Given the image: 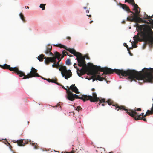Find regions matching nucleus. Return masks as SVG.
I'll return each mask as SVG.
<instances>
[{"mask_svg": "<svg viewBox=\"0 0 153 153\" xmlns=\"http://www.w3.org/2000/svg\"><path fill=\"white\" fill-rule=\"evenodd\" d=\"M135 120H143L145 122H147L146 119L143 117H141V115H139L137 116V117H134Z\"/></svg>", "mask_w": 153, "mask_h": 153, "instance_id": "obj_21", "label": "nucleus"}, {"mask_svg": "<svg viewBox=\"0 0 153 153\" xmlns=\"http://www.w3.org/2000/svg\"><path fill=\"white\" fill-rule=\"evenodd\" d=\"M83 8L84 9H86L87 8V7H83Z\"/></svg>", "mask_w": 153, "mask_h": 153, "instance_id": "obj_53", "label": "nucleus"}, {"mask_svg": "<svg viewBox=\"0 0 153 153\" xmlns=\"http://www.w3.org/2000/svg\"><path fill=\"white\" fill-rule=\"evenodd\" d=\"M62 53L63 55L61 54V56H60L61 59H62L64 57V56H66V55L68 54V53L65 50H64L62 51Z\"/></svg>", "mask_w": 153, "mask_h": 153, "instance_id": "obj_25", "label": "nucleus"}, {"mask_svg": "<svg viewBox=\"0 0 153 153\" xmlns=\"http://www.w3.org/2000/svg\"><path fill=\"white\" fill-rule=\"evenodd\" d=\"M144 17L145 19H149L148 21L149 22H150V19L151 20H152V16H148L146 14H145L144 15Z\"/></svg>", "mask_w": 153, "mask_h": 153, "instance_id": "obj_24", "label": "nucleus"}, {"mask_svg": "<svg viewBox=\"0 0 153 153\" xmlns=\"http://www.w3.org/2000/svg\"><path fill=\"white\" fill-rule=\"evenodd\" d=\"M150 22L152 21V22L153 23V19L152 20H151L150 19Z\"/></svg>", "mask_w": 153, "mask_h": 153, "instance_id": "obj_52", "label": "nucleus"}, {"mask_svg": "<svg viewBox=\"0 0 153 153\" xmlns=\"http://www.w3.org/2000/svg\"><path fill=\"white\" fill-rule=\"evenodd\" d=\"M120 5L121 7L125 10L127 11L128 12H130L132 14H134V13L132 11H131L129 7L127 6L125 4H122L120 3Z\"/></svg>", "mask_w": 153, "mask_h": 153, "instance_id": "obj_17", "label": "nucleus"}, {"mask_svg": "<svg viewBox=\"0 0 153 153\" xmlns=\"http://www.w3.org/2000/svg\"><path fill=\"white\" fill-rule=\"evenodd\" d=\"M139 35V33H138L137 35H135L133 37V39L134 40L133 42L134 43H137L138 40L140 39Z\"/></svg>", "mask_w": 153, "mask_h": 153, "instance_id": "obj_20", "label": "nucleus"}, {"mask_svg": "<svg viewBox=\"0 0 153 153\" xmlns=\"http://www.w3.org/2000/svg\"><path fill=\"white\" fill-rule=\"evenodd\" d=\"M0 66L1 68L4 69H9L11 71H13L16 73L17 75H19V76H21V75H22L23 73L21 71L19 70L18 67H11L10 65L6 64H5L3 65H0Z\"/></svg>", "mask_w": 153, "mask_h": 153, "instance_id": "obj_11", "label": "nucleus"}, {"mask_svg": "<svg viewBox=\"0 0 153 153\" xmlns=\"http://www.w3.org/2000/svg\"><path fill=\"white\" fill-rule=\"evenodd\" d=\"M109 153H113V152H109Z\"/></svg>", "mask_w": 153, "mask_h": 153, "instance_id": "obj_57", "label": "nucleus"}, {"mask_svg": "<svg viewBox=\"0 0 153 153\" xmlns=\"http://www.w3.org/2000/svg\"><path fill=\"white\" fill-rule=\"evenodd\" d=\"M136 27L141 31L143 37L144 41L150 45L152 46L153 45V37L150 36V34L152 32L150 27L148 25H140L137 24Z\"/></svg>", "mask_w": 153, "mask_h": 153, "instance_id": "obj_3", "label": "nucleus"}, {"mask_svg": "<svg viewBox=\"0 0 153 153\" xmlns=\"http://www.w3.org/2000/svg\"><path fill=\"white\" fill-rule=\"evenodd\" d=\"M67 94L66 98L71 101H73L75 98L80 99L83 100V95L79 97L76 94H73L72 92L70 91H67Z\"/></svg>", "mask_w": 153, "mask_h": 153, "instance_id": "obj_13", "label": "nucleus"}, {"mask_svg": "<svg viewBox=\"0 0 153 153\" xmlns=\"http://www.w3.org/2000/svg\"><path fill=\"white\" fill-rule=\"evenodd\" d=\"M59 70L61 71V74L65 79H67L72 76V73L70 70H67L66 66H61L59 68Z\"/></svg>", "mask_w": 153, "mask_h": 153, "instance_id": "obj_6", "label": "nucleus"}, {"mask_svg": "<svg viewBox=\"0 0 153 153\" xmlns=\"http://www.w3.org/2000/svg\"><path fill=\"white\" fill-rule=\"evenodd\" d=\"M128 79L131 81L142 80L143 82H153V68H144L139 72L134 70L128 69Z\"/></svg>", "mask_w": 153, "mask_h": 153, "instance_id": "obj_2", "label": "nucleus"}, {"mask_svg": "<svg viewBox=\"0 0 153 153\" xmlns=\"http://www.w3.org/2000/svg\"><path fill=\"white\" fill-rule=\"evenodd\" d=\"M124 46L125 47H126L128 49V50H128V46L127 45L126 43H124Z\"/></svg>", "mask_w": 153, "mask_h": 153, "instance_id": "obj_36", "label": "nucleus"}, {"mask_svg": "<svg viewBox=\"0 0 153 153\" xmlns=\"http://www.w3.org/2000/svg\"><path fill=\"white\" fill-rule=\"evenodd\" d=\"M52 49V46L50 45H48L46 47V50L44 51V53L46 54H49V56H51V57H57L56 58L54 62H51V63H53L52 65V67L53 68H58V67L60 68L61 66L59 65V62L62 59L60 57L61 54L57 51L55 52L54 54H53L51 51Z\"/></svg>", "mask_w": 153, "mask_h": 153, "instance_id": "obj_4", "label": "nucleus"}, {"mask_svg": "<svg viewBox=\"0 0 153 153\" xmlns=\"http://www.w3.org/2000/svg\"><path fill=\"white\" fill-rule=\"evenodd\" d=\"M133 48L132 47H131L129 48V49H133Z\"/></svg>", "mask_w": 153, "mask_h": 153, "instance_id": "obj_50", "label": "nucleus"}, {"mask_svg": "<svg viewBox=\"0 0 153 153\" xmlns=\"http://www.w3.org/2000/svg\"><path fill=\"white\" fill-rule=\"evenodd\" d=\"M67 87L69 89V87L68 86H67Z\"/></svg>", "mask_w": 153, "mask_h": 153, "instance_id": "obj_58", "label": "nucleus"}, {"mask_svg": "<svg viewBox=\"0 0 153 153\" xmlns=\"http://www.w3.org/2000/svg\"><path fill=\"white\" fill-rule=\"evenodd\" d=\"M25 8H26V9H27H27H29V7L28 6H25Z\"/></svg>", "mask_w": 153, "mask_h": 153, "instance_id": "obj_43", "label": "nucleus"}, {"mask_svg": "<svg viewBox=\"0 0 153 153\" xmlns=\"http://www.w3.org/2000/svg\"><path fill=\"white\" fill-rule=\"evenodd\" d=\"M19 16L21 19L24 22H25V17L21 13L19 14Z\"/></svg>", "mask_w": 153, "mask_h": 153, "instance_id": "obj_27", "label": "nucleus"}, {"mask_svg": "<svg viewBox=\"0 0 153 153\" xmlns=\"http://www.w3.org/2000/svg\"><path fill=\"white\" fill-rule=\"evenodd\" d=\"M83 57H85V58H86L87 59H90V57L88 56L87 54H86L84 56H83Z\"/></svg>", "mask_w": 153, "mask_h": 153, "instance_id": "obj_33", "label": "nucleus"}, {"mask_svg": "<svg viewBox=\"0 0 153 153\" xmlns=\"http://www.w3.org/2000/svg\"><path fill=\"white\" fill-rule=\"evenodd\" d=\"M68 51L71 53L73 54L75 56L77 57L76 60L77 61L78 63H79V65L81 64V62H83V61H85V57H83V56L81 53L77 52L74 49L70 48L68 50Z\"/></svg>", "mask_w": 153, "mask_h": 153, "instance_id": "obj_7", "label": "nucleus"}, {"mask_svg": "<svg viewBox=\"0 0 153 153\" xmlns=\"http://www.w3.org/2000/svg\"><path fill=\"white\" fill-rule=\"evenodd\" d=\"M81 109V108L80 106H78L76 109V110H77L78 111H79Z\"/></svg>", "mask_w": 153, "mask_h": 153, "instance_id": "obj_35", "label": "nucleus"}, {"mask_svg": "<svg viewBox=\"0 0 153 153\" xmlns=\"http://www.w3.org/2000/svg\"><path fill=\"white\" fill-rule=\"evenodd\" d=\"M47 80L49 82H51L52 79H47Z\"/></svg>", "mask_w": 153, "mask_h": 153, "instance_id": "obj_40", "label": "nucleus"}, {"mask_svg": "<svg viewBox=\"0 0 153 153\" xmlns=\"http://www.w3.org/2000/svg\"><path fill=\"white\" fill-rule=\"evenodd\" d=\"M29 142L28 139L27 140H20L19 141L16 142L19 146H24L26 144H27Z\"/></svg>", "mask_w": 153, "mask_h": 153, "instance_id": "obj_15", "label": "nucleus"}, {"mask_svg": "<svg viewBox=\"0 0 153 153\" xmlns=\"http://www.w3.org/2000/svg\"><path fill=\"white\" fill-rule=\"evenodd\" d=\"M91 90L92 91H95V89L94 88H92Z\"/></svg>", "mask_w": 153, "mask_h": 153, "instance_id": "obj_48", "label": "nucleus"}, {"mask_svg": "<svg viewBox=\"0 0 153 153\" xmlns=\"http://www.w3.org/2000/svg\"><path fill=\"white\" fill-rule=\"evenodd\" d=\"M87 66L88 71L92 68H93L95 70V71L93 74V76L92 77L93 81L97 80L100 81H102L105 79V78L101 77L100 75V74L98 72L99 71L103 72V74H113V73L115 72L119 76L121 75L123 76H128V69L126 71H124L122 69L120 70L116 69H112L110 68L106 67L101 68L100 66L94 65L92 63H88Z\"/></svg>", "mask_w": 153, "mask_h": 153, "instance_id": "obj_1", "label": "nucleus"}, {"mask_svg": "<svg viewBox=\"0 0 153 153\" xmlns=\"http://www.w3.org/2000/svg\"><path fill=\"white\" fill-rule=\"evenodd\" d=\"M37 70L35 69L33 67H32L31 69V71L30 73H29L27 75H25L24 73L21 71L23 73L22 75L21 76H19L20 77H22L24 76L22 79H25L27 78H29L36 76H40L37 73Z\"/></svg>", "mask_w": 153, "mask_h": 153, "instance_id": "obj_8", "label": "nucleus"}, {"mask_svg": "<svg viewBox=\"0 0 153 153\" xmlns=\"http://www.w3.org/2000/svg\"><path fill=\"white\" fill-rule=\"evenodd\" d=\"M86 12L88 13L89 12V11L88 10H87L86 11Z\"/></svg>", "mask_w": 153, "mask_h": 153, "instance_id": "obj_54", "label": "nucleus"}, {"mask_svg": "<svg viewBox=\"0 0 153 153\" xmlns=\"http://www.w3.org/2000/svg\"><path fill=\"white\" fill-rule=\"evenodd\" d=\"M66 64L68 65H70L71 64V60L70 59H68L66 62Z\"/></svg>", "mask_w": 153, "mask_h": 153, "instance_id": "obj_30", "label": "nucleus"}, {"mask_svg": "<svg viewBox=\"0 0 153 153\" xmlns=\"http://www.w3.org/2000/svg\"><path fill=\"white\" fill-rule=\"evenodd\" d=\"M57 57H45V55L43 54H41L38 56V60L40 62L43 61L44 59H45L44 62L47 65H49L51 62H52L55 61V60Z\"/></svg>", "mask_w": 153, "mask_h": 153, "instance_id": "obj_10", "label": "nucleus"}, {"mask_svg": "<svg viewBox=\"0 0 153 153\" xmlns=\"http://www.w3.org/2000/svg\"><path fill=\"white\" fill-rule=\"evenodd\" d=\"M62 87L64 89L66 90L67 91H67H68L67 89H66L64 86H62Z\"/></svg>", "mask_w": 153, "mask_h": 153, "instance_id": "obj_39", "label": "nucleus"}, {"mask_svg": "<svg viewBox=\"0 0 153 153\" xmlns=\"http://www.w3.org/2000/svg\"><path fill=\"white\" fill-rule=\"evenodd\" d=\"M76 63H75L74 64V67L76 68L77 69H77H78L77 67V66H76Z\"/></svg>", "mask_w": 153, "mask_h": 153, "instance_id": "obj_37", "label": "nucleus"}, {"mask_svg": "<svg viewBox=\"0 0 153 153\" xmlns=\"http://www.w3.org/2000/svg\"><path fill=\"white\" fill-rule=\"evenodd\" d=\"M67 55L68 56H69L70 57H71V56H73L72 55H68V54H67Z\"/></svg>", "mask_w": 153, "mask_h": 153, "instance_id": "obj_47", "label": "nucleus"}, {"mask_svg": "<svg viewBox=\"0 0 153 153\" xmlns=\"http://www.w3.org/2000/svg\"><path fill=\"white\" fill-rule=\"evenodd\" d=\"M151 111H152L153 113V107H152Z\"/></svg>", "mask_w": 153, "mask_h": 153, "instance_id": "obj_42", "label": "nucleus"}, {"mask_svg": "<svg viewBox=\"0 0 153 153\" xmlns=\"http://www.w3.org/2000/svg\"><path fill=\"white\" fill-rule=\"evenodd\" d=\"M30 142V144H31L32 145L34 146V148L35 149H38V145L37 143H33V142L32 143L31 142L30 140H29Z\"/></svg>", "mask_w": 153, "mask_h": 153, "instance_id": "obj_26", "label": "nucleus"}, {"mask_svg": "<svg viewBox=\"0 0 153 153\" xmlns=\"http://www.w3.org/2000/svg\"><path fill=\"white\" fill-rule=\"evenodd\" d=\"M126 2L130 3L133 5L134 8V10L137 9H139L140 10V8L138 7V6L137 4H135L134 0H125V2L126 3Z\"/></svg>", "mask_w": 153, "mask_h": 153, "instance_id": "obj_16", "label": "nucleus"}, {"mask_svg": "<svg viewBox=\"0 0 153 153\" xmlns=\"http://www.w3.org/2000/svg\"><path fill=\"white\" fill-rule=\"evenodd\" d=\"M75 85L72 84L70 86V89L72 91L75 92L76 94L79 93V92L78 91V89L77 88L76 86H75Z\"/></svg>", "mask_w": 153, "mask_h": 153, "instance_id": "obj_18", "label": "nucleus"}, {"mask_svg": "<svg viewBox=\"0 0 153 153\" xmlns=\"http://www.w3.org/2000/svg\"><path fill=\"white\" fill-rule=\"evenodd\" d=\"M123 23H125V21H123Z\"/></svg>", "mask_w": 153, "mask_h": 153, "instance_id": "obj_56", "label": "nucleus"}, {"mask_svg": "<svg viewBox=\"0 0 153 153\" xmlns=\"http://www.w3.org/2000/svg\"><path fill=\"white\" fill-rule=\"evenodd\" d=\"M51 82L54 83L57 85H59V84L58 83H57L56 81V80H55L52 79Z\"/></svg>", "mask_w": 153, "mask_h": 153, "instance_id": "obj_32", "label": "nucleus"}, {"mask_svg": "<svg viewBox=\"0 0 153 153\" xmlns=\"http://www.w3.org/2000/svg\"><path fill=\"white\" fill-rule=\"evenodd\" d=\"M127 111L126 113L128 114L130 116H132L133 117H137V116L139 115H137V113L136 111H141V109L140 108H138L137 109H134V110H128L126 109Z\"/></svg>", "mask_w": 153, "mask_h": 153, "instance_id": "obj_14", "label": "nucleus"}, {"mask_svg": "<svg viewBox=\"0 0 153 153\" xmlns=\"http://www.w3.org/2000/svg\"><path fill=\"white\" fill-rule=\"evenodd\" d=\"M141 116H142V117H143V115H144V113H141Z\"/></svg>", "mask_w": 153, "mask_h": 153, "instance_id": "obj_45", "label": "nucleus"}, {"mask_svg": "<svg viewBox=\"0 0 153 153\" xmlns=\"http://www.w3.org/2000/svg\"><path fill=\"white\" fill-rule=\"evenodd\" d=\"M147 113H148V115H152L153 114L152 111L151 110H148L147 112H146Z\"/></svg>", "mask_w": 153, "mask_h": 153, "instance_id": "obj_31", "label": "nucleus"}, {"mask_svg": "<svg viewBox=\"0 0 153 153\" xmlns=\"http://www.w3.org/2000/svg\"><path fill=\"white\" fill-rule=\"evenodd\" d=\"M93 22V21H91L90 22V24H91V23H92V22Z\"/></svg>", "mask_w": 153, "mask_h": 153, "instance_id": "obj_49", "label": "nucleus"}, {"mask_svg": "<svg viewBox=\"0 0 153 153\" xmlns=\"http://www.w3.org/2000/svg\"><path fill=\"white\" fill-rule=\"evenodd\" d=\"M78 65L80 67H82V68L80 70L77 69V74L79 76L85 74L88 71V70L87 65L86 64V62L85 61L83 62H81V64L79 65L78 63Z\"/></svg>", "mask_w": 153, "mask_h": 153, "instance_id": "obj_9", "label": "nucleus"}, {"mask_svg": "<svg viewBox=\"0 0 153 153\" xmlns=\"http://www.w3.org/2000/svg\"><path fill=\"white\" fill-rule=\"evenodd\" d=\"M138 16H134V22L136 23H140L143 22V20L141 18Z\"/></svg>", "mask_w": 153, "mask_h": 153, "instance_id": "obj_19", "label": "nucleus"}, {"mask_svg": "<svg viewBox=\"0 0 153 153\" xmlns=\"http://www.w3.org/2000/svg\"><path fill=\"white\" fill-rule=\"evenodd\" d=\"M87 16H88L89 17H91V15H87Z\"/></svg>", "mask_w": 153, "mask_h": 153, "instance_id": "obj_46", "label": "nucleus"}, {"mask_svg": "<svg viewBox=\"0 0 153 153\" xmlns=\"http://www.w3.org/2000/svg\"><path fill=\"white\" fill-rule=\"evenodd\" d=\"M105 104H102V106H104L105 105Z\"/></svg>", "mask_w": 153, "mask_h": 153, "instance_id": "obj_51", "label": "nucleus"}, {"mask_svg": "<svg viewBox=\"0 0 153 153\" xmlns=\"http://www.w3.org/2000/svg\"><path fill=\"white\" fill-rule=\"evenodd\" d=\"M147 115H148V113H146V114H145V115H143V118H145Z\"/></svg>", "mask_w": 153, "mask_h": 153, "instance_id": "obj_38", "label": "nucleus"}, {"mask_svg": "<svg viewBox=\"0 0 153 153\" xmlns=\"http://www.w3.org/2000/svg\"><path fill=\"white\" fill-rule=\"evenodd\" d=\"M152 16V18H153V15L152 16Z\"/></svg>", "mask_w": 153, "mask_h": 153, "instance_id": "obj_55", "label": "nucleus"}, {"mask_svg": "<svg viewBox=\"0 0 153 153\" xmlns=\"http://www.w3.org/2000/svg\"><path fill=\"white\" fill-rule=\"evenodd\" d=\"M40 77H41L42 79H44V80H47V79H45V78L42 77V76H40Z\"/></svg>", "mask_w": 153, "mask_h": 153, "instance_id": "obj_44", "label": "nucleus"}, {"mask_svg": "<svg viewBox=\"0 0 153 153\" xmlns=\"http://www.w3.org/2000/svg\"><path fill=\"white\" fill-rule=\"evenodd\" d=\"M55 46H57V47H60V48H64L68 51V50H69L70 49L69 48H68L66 46H65L63 45H62L61 44H58V45H55Z\"/></svg>", "mask_w": 153, "mask_h": 153, "instance_id": "obj_23", "label": "nucleus"}, {"mask_svg": "<svg viewBox=\"0 0 153 153\" xmlns=\"http://www.w3.org/2000/svg\"><path fill=\"white\" fill-rule=\"evenodd\" d=\"M127 20L131 22H134V16L132 14L131 15V16H129L127 17Z\"/></svg>", "mask_w": 153, "mask_h": 153, "instance_id": "obj_22", "label": "nucleus"}, {"mask_svg": "<svg viewBox=\"0 0 153 153\" xmlns=\"http://www.w3.org/2000/svg\"><path fill=\"white\" fill-rule=\"evenodd\" d=\"M136 44L137 43H134V42H133V43H132V46L133 48H135L137 47V46L136 45Z\"/></svg>", "mask_w": 153, "mask_h": 153, "instance_id": "obj_34", "label": "nucleus"}, {"mask_svg": "<svg viewBox=\"0 0 153 153\" xmlns=\"http://www.w3.org/2000/svg\"><path fill=\"white\" fill-rule=\"evenodd\" d=\"M138 9H137L134 10H135V13H134V14H133L134 16H138L139 15L140 11H139Z\"/></svg>", "mask_w": 153, "mask_h": 153, "instance_id": "obj_28", "label": "nucleus"}, {"mask_svg": "<svg viewBox=\"0 0 153 153\" xmlns=\"http://www.w3.org/2000/svg\"><path fill=\"white\" fill-rule=\"evenodd\" d=\"M92 96H87V95H83V101L85 102L87 100H90L91 102H97L99 101V105L105 102V99L103 98L100 99L99 98L97 97V95L96 93H92Z\"/></svg>", "mask_w": 153, "mask_h": 153, "instance_id": "obj_5", "label": "nucleus"}, {"mask_svg": "<svg viewBox=\"0 0 153 153\" xmlns=\"http://www.w3.org/2000/svg\"><path fill=\"white\" fill-rule=\"evenodd\" d=\"M67 39H68L69 40H70L71 39V38L70 37H68L67 38Z\"/></svg>", "mask_w": 153, "mask_h": 153, "instance_id": "obj_41", "label": "nucleus"}, {"mask_svg": "<svg viewBox=\"0 0 153 153\" xmlns=\"http://www.w3.org/2000/svg\"><path fill=\"white\" fill-rule=\"evenodd\" d=\"M46 5V4H40L39 7L42 8V10H43L45 9V6Z\"/></svg>", "mask_w": 153, "mask_h": 153, "instance_id": "obj_29", "label": "nucleus"}, {"mask_svg": "<svg viewBox=\"0 0 153 153\" xmlns=\"http://www.w3.org/2000/svg\"><path fill=\"white\" fill-rule=\"evenodd\" d=\"M104 102L106 103L105 105H106V103H107V104L110 105H112L113 106H114L115 110L117 109V108H118V109L117 110V111H118L119 110H123L125 111L127 110L125 106H119L118 104H115L114 102L111 99H108L107 101L106 102L105 101Z\"/></svg>", "mask_w": 153, "mask_h": 153, "instance_id": "obj_12", "label": "nucleus"}]
</instances>
